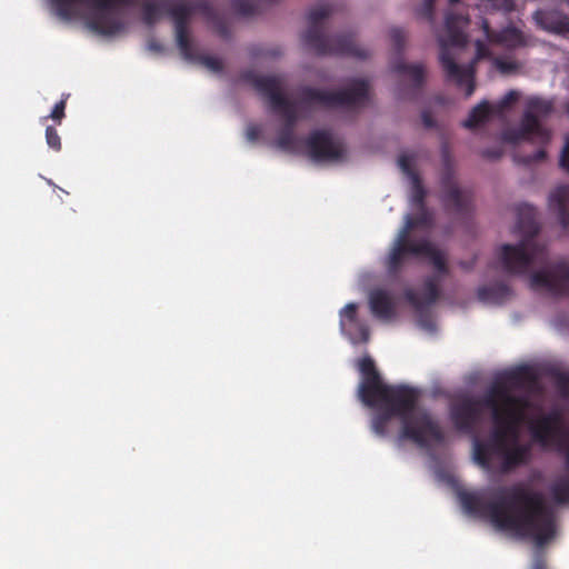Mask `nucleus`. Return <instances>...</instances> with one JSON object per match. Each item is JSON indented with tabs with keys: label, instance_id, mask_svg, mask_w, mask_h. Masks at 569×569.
<instances>
[{
	"label": "nucleus",
	"instance_id": "9d476101",
	"mask_svg": "<svg viewBox=\"0 0 569 569\" xmlns=\"http://www.w3.org/2000/svg\"><path fill=\"white\" fill-rule=\"evenodd\" d=\"M368 94V81L355 79L348 88L337 91L305 87L300 91V100L307 106L319 104L325 108L356 107L362 104Z\"/></svg>",
	"mask_w": 569,
	"mask_h": 569
},
{
	"label": "nucleus",
	"instance_id": "09e8293b",
	"mask_svg": "<svg viewBox=\"0 0 569 569\" xmlns=\"http://www.w3.org/2000/svg\"><path fill=\"white\" fill-rule=\"evenodd\" d=\"M533 569H547V568L542 560H538V561H536Z\"/></svg>",
	"mask_w": 569,
	"mask_h": 569
},
{
	"label": "nucleus",
	"instance_id": "b1692460",
	"mask_svg": "<svg viewBox=\"0 0 569 569\" xmlns=\"http://www.w3.org/2000/svg\"><path fill=\"white\" fill-rule=\"evenodd\" d=\"M405 297L406 300L413 307L417 313L419 326L423 329L432 330L435 328V322L429 309L430 306L425 305L419 295L412 289L406 290Z\"/></svg>",
	"mask_w": 569,
	"mask_h": 569
},
{
	"label": "nucleus",
	"instance_id": "cd10ccee",
	"mask_svg": "<svg viewBox=\"0 0 569 569\" xmlns=\"http://www.w3.org/2000/svg\"><path fill=\"white\" fill-rule=\"evenodd\" d=\"M442 279L437 276H428L423 280V297L420 299L425 302V305L432 306L437 302L440 296V283Z\"/></svg>",
	"mask_w": 569,
	"mask_h": 569
},
{
	"label": "nucleus",
	"instance_id": "0eeeda50",
	"mask_svg": "<svg viewBox=\"0 0 569 569\" xmlns=\"http://www.w3.org/2000/svg\"><path fill=\"white\" fill-rule=\"evenodd\" d=\"M553 111L552 100L540 97H530L517 128H507L501 133L502 141L518 144L521 141L537 143L540 148L529 156H517L516 160L522 164L543 161L547 158L545 147L551 140V131L541 123Z\"/></svg>",
	"mask_w": 569,
	"mask_h": 569
},
{
	"label": "nucleus",
	"instance_id": "2eb2a0df",
	"mask_svg": "<svg viewBox=\"0 0 569 569\" xmlns=\"http://www.w3.org/2000/svg\"><path fill=\"white\" fill-rule=\"evenodd\" d=\"M308 153L313 161H338L345 156L342 143L326 130L312 131L306 140Z\"/></svg>",
	"mask_w": 569,
	"mask_h": 569
},
{
	"label": "nucleus",
	"instance_id": "72a5a7b5",
	"mask_svg": "<svg viewBox=\"0 0 569 569\" xmlns=\"http://www.w3.org/2000/svg\"><path fill=\"white\" fill-rule=\"evenodd\" d=\"M415 157L409 153H401L398 159V164L401 171L407 174L410 179H413L418 173L413 169Z\"/></svg>",
	"mask_w": 569,
	"mask_h": 569
},
{
	"label": "nucleus",
	"instance_id": "39448f33",
	"mask_svg": "<svg viewBox=\"0 0 569 569\" xmlns=\"http://www.w3.org/2000/svg\"><path fill=\"white\" fill-rule=\"evenodd\" d=\"M163 11L173 20L177 44L181 54L187 60L196 59L188 30L189 19L192 13L198 12L213 24L216 31L222 38L229 37V28L227 23L219 17L214 8L207 0L189 4L177 3L173 6L147 1L142 6V19L144 23L151 26L159 20Z\"/></svg>",
	"mask_w": 569,
	"mask_h": 569
},
{
	"label": "nucleus",
	"instance_id": "412c9836",
	"mask_svg": "<svg viewBox=\"0 0 569 569\" xmlns=\"http://www.w3.org/2000/svg\"><path fill=\"white\" fill-rule=\"evenodd\" d=\"M369 308L379 320H390L396 316L393 297L383 289H373L369 293Z\"/></svg>",
	"mask_w": 569,
	"mask_h": 569
},
{
	"label": "nucleus",
	"instance_id": "a18cd8bd",
	"mask_svg": "<svg viewBox=\"0 0 569 569\" xmlns=\"http://www.w3.org/2000/svg\"><path fill=\"white\" fill-rule=\"evenodd\" d=\"M261 134V129L259 126H256V124H250L248 128H247V131H246V136H247V139L249 141H256L259 139Z\"/></svg>",
	"mask_w": 569,
	"mask_h": 569
},
{
	"label": "nucleus",
	"instance_id": "393cba45",
	"mask_svg": "<svg viewBox=\"0 0 569 569\" xmlns=\"http://www.w3.org/2000/svg\"><path fill=\"white\" fill-rule=\"evenodd\" d=\"M537 381V376L533 370L528 366L517 367L505 375V381H500L505 383L509 391H511L510 387L522 388L528 385H533ZM513 395L512 392H510Z\"/></svg>",
	"mask_w": 569,
	"mask_h": 569
},
{
	"label": "nucleus",
	"instance_id": "ddd939ff",
	"mask_svg": "<svg viewBox=\"0 0 569 569\" xmlns=\"http://www.w3.org/2000/svg\"><path fill=\"white\" fill-rule=\"evenodd\" d=\"M532 289H545L553 297H569V261L561 259L530 276Z\"/></svg>",
	"mask_w": 569,
	"mask_h": 569
},
{
	"label": "nucleus",
	"instance_id": "423d86ee",
	"mask_svg": "<svg viewBox=\"0 0 569 569\" xmlns=\"http://www.w3.org/2000/svg\"><path fill=\"white\" fill-rule=\"evenodd\" d=\"M52 12L63 21L82 19L92 11L87 27L102 36H114L124 29V22L112 11L130 7L139 0H47Z\"/></svg>",
	"mask_w": 569,
	"mask_h": 569
},
{
	"label": "nucleus",
	"instance_id": "bb28decb",
	"mask_svg": "<svg viewBox=\"0 0 569 569\" xmlns=\"http://www.w3.org/2000/svg\"><path fill=\"white\" fill-rule=\"evenodd\" d=\"M395 71L401 74H407L413 87L421 89L425 81V67L422 64H408L406 62H398L395 64Z\"/></svg>",
	"mask_w": 569,
	"mask_h": 569
},
{
	"label": "nucleus",
	"instance_id": "aec40b11",
	"mask_svg": "<svg viewBox=\"0 0 569 569\" xmlns=\"http://www.w3.org/2000/svg\"><path fill=\"white\" fill-rule=\"evenodd\" d=\"M532 18L540 29L569 38V17L563 12L559 10H537Z\"/></svg>",
	"mask_w": 569,
	"mask_h": 569
},
{
	"label": "nucleus",
	"instance_id": "2f4dec72",
	"mask_svg": "<svg viewBox=\"0 0 569 569\" xmlns=\"http://www.w3.org/2000/svg\"><path fill=\"white\" fill-rule=\"evenodd\" d=\"M520 94L516 90H510L507 92V94L493 107L495 114L501 117L503 113L515 103L518 101Z\"/></svg>",
	"mask_w": 569,
	"mask_h": 569
},
{
	"label": "nucleus",
	"instance_id": "c85d7f7f",
	"mask_svg": "<svg viewBox=\"0 0 569 569\" xmlns=\"http://www.w3.org/2000/svg\"><path fill=\"white\" fill-rule=\"evenodd\" d=\"M550 492L557 503L569 502V479H562L550 487Z\"/></svg>",
	"mask_w": 569,
	"mask_h": 569
},
{
	"label": "nucleus",
	"instance_id": "4be33fe9",
	"mask_svg": "<svg viewBox=\"0 0 569 569\" xmlns=\"http://www.w3.org/2000/svg\"><path fill=\"white\" fill-rule=\"evenodd\" d=\"M549 208L558 218L565 233H569V184L558 186L549 197Z\"/></svg>",
	"mask_w": 569,
	"mask_h": 569
},
{
	"label": "nucleus",
	"instance_id": "5701e85b",
	"mask_svg": "<svg viewBox=\"0 0 569 569\" xmlns=\"http://www.w3.org/2000/svg\"><path fill=\"white\" fill-rule=\"evenodd\" d=\"M511 288L505 282H495L479 287L477 290L478 299L486 303L501 305L512 297Z\"/></svg>",
	"mask_w": 569,
	"mask_h": 569
},
{
	"label": "nucleus",
	"instance_id": "dca6fc26",
	"mask_svg": "<svg viewBox=\"0 0 569 569\" xmlns=\"http://www.w3.org/2000/svg\"><path fill=\"white\" fill-rule=\"evenodd\" d=\"M443 204L458 216H468L472 210V193L458 187L453 173L447 169L441 177Z\"/></svg>",
	"mask_w": 569,
	"mask_h": 569
},
{
	"label": "nucleus",
	"instance_id": "58836bf2",
	"mask_svg": "<svg viewBox=\"0 0 569 569\" xmlns=\"http://www.w3.org/2000/svg\"><path fill=\"white\" fill-rule=\"evenodd\" d=\"M66 106H67L66 100H64V99H61L60 101H58V102L54 104V107H53V109H52V111H51L50 116H49V117H46L44 119H47V118H51V119H52V120H54L56 122L60 123V122H61V120H62V119L64 118V116H66V114H64Z\"/></svg>",
	"mask_w": 569,
	"mask_h": 569
},
{
	"label": "nucleus",
	"instance_id": "9b49d317",
	"mask_svg": "<svg viewBox=\"0 0 569 569\" xmlns=\"http://www.w3.org/2000/svg\"><path fill=\"white\" fill-rule=\"evenodd\" d=\"M252 84L261 97L268 99L272 110L283 118L282 129L295 131L299 119L296 103L282 93L280 78L277 76H256Z\"/></svg>",
	"mask_w": 569,
	"mask_h": 569
},
{
	"label": "nucleus",
	"instance_id": "473e14b6",
	"mask_svg": "<svg viewBox=\"0 0 569 569\" xmlns=\"http://www.w3.org/2000/svg\"><path fill=\"white\" fill-rule=\"evenodd\" d=\"M411 182H412L411 200L416 206L423 208L426 190L422 186V182H421L419 176H415L413 179H411Z\"/></svg>",
	"mask_w": 569,
	"mask_h": 569
},
{
	"label": "nucleus",
	"instance_id": "6ab92c4d",
	"mask_svg": "<svg viewBox=\"0 0 569 569\" xmlns=\"http://www.w3.org/2000/svg\"><path fill=\"white\" fill-rule=\"evenodd\" d=\"M483 31L487 38L508 50L525 48L529 44L528 37L516 27H507L499 31H495L489 27L487 21H483Z\"/></svg>",
	"mask_w": 569,
	"mask_h": 569
},
{
	"label": "nucleus",
	"instance_id": "de8ad7c7",
	"mask_svg": "<svg viewBox=\"0 0 569 569\" xmlns=\"http://www.w3.org/2000/svg\"><path fill=\"white\" fill-rule=\"evenodd\" d=\"M475 263H476V258H473L471 261H459L460 268H462L466 271L472 270Z\"/></svg>",
	"mask_w": 569,
	"mask_h": 569
},
{
	"label": "nucleus",
	"instance_id": "1a4fd4ad",
	"mask_svg": "<svg viewBox=\"0 0 569 569\" xmlns=\"http://www.w3.org/2000/svg\"><path fill=\"white\" fill-rule=\"evenodd\" d=\"M453 16H447L446 29L447 37L439 39L440 52L439 62L445 72L447 80L456 83L457 87H466V97L472 96L476 89L475 76H476V62L482 57L485 47L481 42H478L477 57L469 62L467 66H460L456 62L449 46L463 47L467 42L463 32L453 27Z\"/></svg>",
	"mask_w": 569,
	"mask_h": 569
},
{
	"label": "nucleus",
	"instance_id": "c03bdc74",
	"mask_svg": "<svg viewBox=\"0 0 569 569\" xmlns=\"http://www.w3.org/2000/svg\"><path fill=\"white\" fill-rule=\"evenodd\" d=\"M481 156L489 160H498L502 156L501 148H488L482 150Z\"/></svg>",
	"mask_w": 569,
	"mask_h": 569
},
{
	"label": "nucleus",
	"instance_id": "c756f323",
	"mask_svg": "<svg viewBox=\"0 0 569 569\" xmlns=\"http://www.w3.org/2000/svg\"><path fill=\"white\" fill-rule=\"evenodd\" d=\"M493 64H495L496 69L501 74H506V76L513 74V73L518 72V70L521 68L520 62H518L513 59H507V58H502V57L495 58Z\"/></svg>",
	"mask_w": 569,
	"mask_h": 569
},
{
	"label": "nucleus",
	"instance_id": "c9c22d12",
	"mask_svg": "<svg viewBox=\"0 0 569 569\" xmlns=\"http://www.w3.org/2000/svg\"><path fill=\"white\" fill-rule=\"evenodd\" d=\"M397 53H401L406 42V32L401 28H392L389 32Z\"/></svg>",
	"mask_w": 569,
	"mask_h": 569
},
{
	"label": "nucleus",
	"instance_id": "4468645a",
	"mask_svg": "<svg viewBox=\"0 0 569 569\" xmlns=\"http://www.w3.org/2000/svg\"><path fill=\"white\" fill-rule=\"evenodd\" d=\"M529 431L532 441L542 448L556 446L558 450H563L562 417L559 411L553 410L533 419L529 423Z\"/></svg>",
	"mask_w": 569,
	"mask_h": 569
},
{
	"label": "nucleus",
	"instance_id": "6e6552de",
	"mask_svg": "<svg viewBox=\"0 0 569 569\" xmlns=\"http://www.w3.org/2000/svg\"><path fill=\"white\" fill-rule=\"evenodd\" d=\"M333 12L335 6L331 3H321L309 10V27L302 34L303 43L317 54L349 56L358 59L369 57L368 50L360 48L351 34H325L320 23Z\"/></svg>",
	"mask_w": 569,
	"mask_h": 569
},
{
	"label": "nucleus",
	"instance_id": "79ce46f5",
	"mask_svg": "<svg viewBox=\"0 0 569 569\" xmlns=\"http://www.w3.org/2000/svg\"><path fill=\"white\" fill-rule=\"evenodd\" d=\"M419 14L425 19L432 21L433 17V0H425Z\"/></svg>",
	"mask_w": 569,
	"mask_h": 569
},
{
	"label": "nucleus",
	"instance_id": "f8f14e48",
	"mask_svg": "<svg viewBox=\"0 0 569 569\" xmlns=\"http://www.w3.org/2000/svg\"><path fill=\"white\" fill-rule=\"evenodd\" d=\"M422 211L416 216H407L405 226L399 230L390 252L386 259V268L390 274H397L407 260V251L411 246H416L417 241L410 239L411 231L417 227H426L430 222V216L421 208Z\"/></svg>",
	"mask_w": 569,
	"mask_h": 569
},
{
	"label": "nucleus",
	"instance_id": "37998d69",
	"mask_svg": "<svg viewBox=\"0 0 569 569\" xmlns=\"http://www.w3.org/2000/svg\"><path fill=\"white\" fill-rule=\"evenodd\" d=\"M492 4L505 12H511L515 9L513 0H491Z\"/></svg>",
	"mask_w": 569,
	"mask_h": 569
},
{
	"label": "nucleus",
	"instance_id": "a211bd4d",
	"mask_svg": "<svg viewBox=\"0 0 569 569\" xmlns=\"http://www.w3.org/2000/svg\"><path fill=\"white\" fill-rule=\"evenodd\" d=\"M407 258L409 256L413 257H426L429 260V263L436 271L437 277L443 279L450 274V269L448 266V259L445 251L438 249L432 242L428 239L422 238L417 240L416 246H411L408 248Z\"/></svg>",
	"mask_w": 569,
	"mask_h": 569
},
{
	"label": "nucleus",
	"instance_id": "4c0bfd02",
	"mask_svg": "<svg viewBox=\"0 0 569 569\" xmlns=\"http://www.w3.org/2000/svg\"><path fill=\"white\" fill-rule=\"evenodd\" d=\"M199 61L213 72H220L223 70V62L221 59L211 56H201Z\"/></svg>",
	"mask_w": 569,
	"mask_h": 569
},
{
	"label": "nucleus",
	"instance_id": "a19ab883",
	"mask_svg": "<svg viewBox=\"0 0 569 569\" xmlns=\"http://www.w3.org/2000/svg\"><path fill=\"white\" fill-rule=\"evenodd\" d=\"M560 167L569 173V133L566 136L565 146L560 154Z\"/></svg>",
	"mask_w": 569,
	"mask_h": 569
},
{
	"label": "nucleus",
	"instance_id": "f3484780",
	"mask_svg": "<svg viewBox=\"0 0 569 569\" xmlns=\"http://www.w3.org/2000/svg\"><path fill=\"white\" fill-rule=\"evenodd\" d=\"M340 330L355 345L369 341V327L365 321L359 319L357 303L349 302L341 309Z\"/></svg>",
	"mask_w": 569,
	"mask_h": 569
},
{
	"label": "nucleus",
	"instance_id": "ea45409f",
	"mask_svg": "<svg viewBox=\"0 0 569 569\" xmlns=\"http://www.w3.org/2000/svg\"><path fill=\"white\" fill-rule=\"evenodd\" d=\"M557 388L562 397L569 398V375L560 373L557 377Z\"/></svg>",
	"mask_w": 569,
	"mask_h": 569
},
{
	"label": "nucleus",
	"instance_id": "f03ea898",
	"mask_svg": "<svg viewBox=\"0 0 569 569\" xmlns=\"http://www.w3.org/2000/svg\"><path fill=\"white\" fill-rule=\"evenodd\" d=\"M358 369L362 376L358 397L365 406L377 408L371 418V430L375 435L386 437L389 423L398 418L401 421L399 441L409 440L421 448H427L431 442L445 441L439 422L429 411L417 408L421 397L419 389L405 385H386L370 357L361 358Z\"/></svg>",
	"mask_w": 569,
	"mask_h": 569
},
{
	"label": "nucleus",
	"instance_id": "f257e3e1",
	"mask_svg": "<svg viewBox=\"0 0 569 569\" xmlns=\"http://www.w3.org/2000/svg\"><path fill=\"white\" fill-rule=\"evenodd\" d=\"M482 407L490 409L493 429L487 441L473 439V459L483 469L490 470L492 458L501 459V470L525 465L531 456V447L520 443V425L530 408L525 396L511 395L508 387L495 382L481 400L465 398L451 406L450 418L455 427L463 432H473L482 415Z\"/></svg>",
	"mask_w": 569,
	"mask_h": 569
},
{
	"label": "nucleus",
	"instance_id": "e433bc0d",
	"mask_svg": "<svg viewBox=\"0 0 569 569\" xmlns=\"http://www.w3.org/2000/svg\"><path fill=\"white\" fill-rule=\"evenodd\" d=\"M46 141L48 146L57 152L60 151L62 148L61 138L56 128H53L52 126H48L46 129Z\"/></svg>",
	"mask_w": 569,
	"mask_h": 569
},
{
	"label": "nucleus",
	"instance_id": "f704fd0d",
	"mask_svg": "<svg viewBox=\"0 0 569 569\" xmlns=\"http://www.w3.org/2000/svg\"><path fill=\"white\" fill-rule=\"evenodd\" d=\"M232 8L238 14L243 17H250L256 13V6L249 0H233Z\"/></svg>",
	"mask_w": 569,
	"mask_h": 569
},
{
	"label": "nucleus",
	"instance_id": "3c124183",
	"mask_svg": "<svg viewBox=\"0 0 569 569\" xmlns=\"http://www.w3.org/2000/svg\"><path fill=\"white\" fill-rule=\"evenodd\" d=\"M457 1H458V0H450V2H451V3H455V2H457Z\"/></svg>",
	"mask_w": 569,
	"mask_h": 569
},
{
	"label": "nucleus",
	"instance_id": "7c9ffc66",
	"mask_svg": "<svg viewBox=\"0 0 569 569\" xmlns=\"http://www.w3.org/2000/svg\"><path fill=\"white\" fill-rule=\"evenodd\" d=\"M276 143L278 148L284 151H292L296 147L295 131L281 128L276 140Z\"/></svg>",
	"mask_w": 569,
	"mask_h": 569
},
{
	"label": "nucleus",
	"instance_id": "49530a36",
	"mask_svg": "<svg viewBox=\"0 0 569 569\" xmlns=\"http://www.w3.org/2000/svg\"><path fill=\"white\" fill-rule=\"evenodd\" d=\"M421 117H422V122L426 128L435 127V120L428 111H423Z\"/></svg>",
	"mask_w": 569,
	"mask_h": 569
},
{
	"label": "nucleus",
	"instance_id": "7ed1b4c3",
	"mask_svg": "<svg viewBox=\"0 0 569 569\" xmlns=\"http://www.w3.org/2000/svg\"><path fill=\"white\" fill-rule=\"evenodd\" d=\"M459 499L467 513L485 518L496 529L517 538H531L538 546L547 543L556 533L555 515L543 496L523 483L497 488L490 501H486L481 491H462Z\"/></svg>",
	"mask_w": 569,
	"mask_h": 569
},
{
	"label": "nucleus",
	"instance_id": "a878e982",
	"mask_svg": "<svg viewBox=\"0 0 569 569\" xmlns=\"http://www.w3.org/2000/svg\"><path fill=\"white\" fill-rule=\"evenodd\" d=\"M490 114H495L493 107L488 101H482L471 109L468 118L463 121V127L475 129L488 120Z\"/></svg>",
	"mask_w": 569,
	"mask_h": 569
},
{
	"label": "nucleus",
	"instance_id": "20e7f679",
	"mask_svg": "<svg viewBox=\"0 0 569 569\" xmlns=\"http://www.w3.org/2000/svg\"><path fill=\"white\" fill-rule=\"evenodd\" d=\"M516 214L515 232L522 239L516 244H502L498 258L506 272L520 276L527 273L533 263H543L548 253L546 247L535 240L539 233L536 208L521 203L517 206Z\"/></svg>",
	"mask_w": 569,
	"mask_h": 569
},
{
	"label": "nucleus",
	"instance_id": "8fccbe9b",
	"mask_svg": "<svg viewBox=\"0 0 569 569\" xmlns=\"http://www.w3.org/2000/svg\"><path fill=\"white\" fill-rule=\"evenodd\" d=\"M561 2L566 3L569 8V0H560Z\"/></svg>",
	"mask_w": 569,
	"mask_h": 569
}]
</instances>
